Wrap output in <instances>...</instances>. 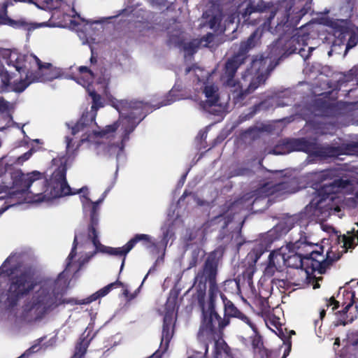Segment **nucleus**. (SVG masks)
Wrapping results in <instances>:
<instances>
[{"mask_svg":"<svg viewBox=\"0 0 358 358\" xmlns=\"http://www.w3.org/2000/svg\"><path fill=\"white\" fill-rule=\"evenodd\" d=\"M140 241H143L147 248H150L154 245L151 237L147 234H136L133 238L128 241V247L132 250L134 245Z\"/></svg>","mask_w":358,"mask_h":358,"instance_id":"26","label":"nucleus"},{"mask_svg":"<svg viewBox=\"0 0 358 358\" xmlns=\"http://www.w3.org/2000/svg\"><path fill=\"white\" fill-rule=\"evenodd\" d=\"M339 301L334 299V297L330 298L327 303V307L332 306L331 310H334L338 307Z\"/></svg>","mask_w":358,"mask_h":358,"instance_id":"36","label":"nucleus"},{"mask_svg":"<svg viewBox=\"0 0 358 358\" xmlns=\"http://www.w3.org/2000/svg\"><path fill=\"white\" fill-rule=\"evenodd\" d=\"M66 141V148L69 150L70 148L71 139H70L69 137H67Z\"/></svg>","mask_w":358,"mask_h":358,"instance_id":"40","label":"nucleus"},{"mask_svg":"<svg viewBox=\"0 0 358 358\" xmlns=\"http://www.w3.org/2000/svg\"><path fill=\"white\" fill-rule=\"evenodd\" d=\"M76 69L77 73H74L71 78L87 89L89 95L92 99V104L90 111L83 113L79 121L74 126L71 127V133L73 135L80 130L88 131L90 124L95 120L98 109L103 107L100 95L94 90L90 88V85L94 79V74L92 71L87 67L83 66L76 67Z\"/></svg>","mask_w":358,"mask_h":358,"instance_id":"10","label":"nucleus"},{"mask_svg":"<svg viewBox=\"0 0 358 358\" xmlns=\"http://www.w3.org/2000/svg\"><path fill=\"white\" fill-rule=\"evenodd\" d=\"M176 92H177L176 90L174 88H173L169 92V94L167 95V97L164 100H163L161 102V103L157 105V108H160L161 106L169 105V104L172 103L173 102H174L177 100H179L180 97H178L176 95Z\"/></svg>","mask_w":358,"mask_h":358,"instance_id":"29","label":"nucleus"},{"mask_svg":"<svg viewBox=\"0 0 358 358\" xmlns=\"http://www.w3.org/2000/svg\"><path fill=\"white\" fill-rule=\"evenodd\" d=\"M90 60H91V62H93V61H94L93 57H91V59H90Z\"/></svg>","mask_w":358,"mask_h":358,"instance_id":"53","label":"nucleus"},{"mask_svg":"<svg viewBox=\"0 0 358 358\" xmlns=\"http://www.w3.org/2000/svg\"><path fill=\"white\" fill-rule=\"evenodd\" d=\"M112 107L120 113L119 120L112 124L106 126L103 129H91L90 124L88 131L83 132L81 141L87 142L88 147L95 155L101 157L115 156L117 162L124 159V142L129 139V135L136 125L143 119L147 113V104L141 101H130L111 99ZM76 134V133L75 134Z\"/></svg>","mask_w":358,"mask_h":358,"instance_id":"1","label":"nucleus"},{"mask_svg":"<svg viewBox=\"0 0 358 358\" xmlns=\"http://www.w3.org/2000/svg\"><path fill=\"white\" fill-rule=\"evenodd\" d=\"M193 71L198 80L203 82L204 84L203 94L206 100L201 104L203 109L212 114H220L224 111L226 106L220 101L217 86L211 82L212 76L199 67L194 68Z\"/></svg>","mask_w":358,"mask_h":358,"instance_id":"13","label":"nucleus"},{"mask_svg":"<svg viewBox=\"0 0 358 358\" xmlns=\"http://www.w3.org/2000/svg\"><path fill=\"white\" fill-rule=\"evenodd\" d=\"M0 22L3 24L8 25L15 29H23L25 30L31 31L36 28L43 27L52 26L48 22H42L39 24L31 23L27 22L24 19L15 20L9 18L8 17H2Z\"/></svg>","mask_w":358,"mask_h":358,"instance_id":"20","label":"nucleus"},{"mask_svg":"<svg viewBox=\"0 0 358 358\" xmlns=\"http://www.w3.org/2000/svg\"><path fill=\"white\" fill-rule=\"evenodd\" d=\"M32 155V150H29L28 152H27L26 153H24L23 155L17 158V162L19 164H22L24 162H25L26 160H27L28 159L30 158V157Z\"/></svg>","mask_w":358,"mask_h":358,"instance_id":"35","label":"nucleus"},{"mask_svg":"<svg viewBox=\"0 0 358 358\" xmlns=\"http://www.w3.org/2000/svg\"><path fill=\"white\" fill-rule=\"evenodd\" d=\"M11 108L12 105L0 96V112L9 113Z\"/></svg>","mask_w":358,"mask_h":358,"instance_id":"32","label":"nucleus"},{"mask_svg":"<svg viewBox=\"0 0 358 358\" xmlns=\"http://www.w3.org/2000/svg\"><path fill=\"white\" fill-rule=\"evenodd\" d=\"M318 287H320V285H319L317 282H316V283L313 285V288H314V289H317V288H318Z\"/></svg>","mask_w":358,"mask_h":358,"instance_id":"44","label":"nucleus"},{"mask_svg":"<svg viewBox=\"0 0 358 358\" xmlns=\"http://www.w3.org/2000/svg\"><path fill=\"white\" fill-rule=\"evenodd\" d=\"M264 251L262 246H260L259 248H257L248 254V258L252 260L253 264H255L263 254Z\"/></svg>","mask_w":358,"mask_h":358,"instance_id":"30","label":"nucleus"},{"mask_svg":"<svg viewBox=\"0 0 358 358\" xmlns=\"http://www.w3.org/2000/svg\"><path fill=\"white\" fill-rule=\"evenodd\" d=\"M149 2L153 6L159 7V8L162 7H165L166 5V1L165 0H148Z\"/></svg>","mask_w":358,"mask_h":358,"instance_id":"34","label":"nucleus"},{"mask_svg":"<svg viewBox=\"0 0 358 358\" xmlns=\"http://www.w3.org/2000/svg\"><path fill=\"white\" fill-rule=\"evenodd\" d=\"M355 199H356L357 203L358 204V192L356 193Z\"/></svg>","mask_w":358,"mask_h":358,"instance_id":"45","label":"nucleus"},{"mask_svg":"<svg viewBox=\"0 0 358 358\" xmlns=\"http://www.w3.org/2000/svg\"><path fill=\"white\" fill-rule=\"evenodd\" d=\"M342 294L344 297L343 304H346L342 312H339L340 324L345 325L352 322L357 315V306H354L355 294L352 291L343 290Z\"/></svg>","mask_w":358,"mask_h":358,"instance_id":"17","label":"nucleus"},{"mask_svg":"<svg viewBox=\"0 0 358 358\" xmlns=\"http://www.w3.org/2000/svg\"><path fill=\"white\" fill-rule=\"evenodd\" d=\"M166 237H167V234H166V235L164 236V240H166Z\"/></svg>","mask_w":358,"mask_h":358,"instance_id":"54","label":"nucleus"},{"mask_svg":"<svg viewBox=\"0 0 358 358\" xmlns=\"http://www.w3.org/2000/svg\"><path fill=\"white\" fill-rule=\"evenodd\" d=\"M213 34H209L207 35L206 40H205V43H203V40L201 39V41H199L197 39L193 40L192 41L185 43L182 48L185 52V57L187 55H193L196 51V48L199 45H207V43L211 41V39L213 38Z\"/></svg>","mask_w":358,"mask_h":358,"instance_id":"23","label":"nucleus"},{"mask_svg":"<svg viewBox=\"0 0 358 358\" xmlns=\"http://www.w3.org/2000/svg\"><path fill=\"white\" fill-rule=\"evenodd\" d=\"M3 48H0V56L1 57V51H2Z\"/></svg>","mask_w":358,"mask_h":358,"instance_id":"50","label":"nucleus"},{"mask_svg":"<svg viewBox=\"0 0 358 358\" xmlns=\"http://www.w3.org/2000/svg\"><path fill=\"white\" fill-rule=\"evenodd\" d=\"M335 241L340 245L341 250L339 251L337 246H331L326 251V258L320 252L312 249L313 245L309 244L306 238L301 237L294 243H289V252L286 256V266L295 268H304L306 266L310 264L313 270H321L327 264L337 260L343 252L349 249L354 248L358 244V223L351 231L346 234L336 236Z\"/></svg>","mask_w":358,"mask_h":358,"instance_id":"5","label":"nucleus"},{"mask_svg":"<svg viewBox=\"0 0 358 358\" xmlns=\"http://www.w3.org/2000/svg\"><path fill=\"white\" fill-rule=\"evenodd\" d=\"M333 50H331V51L329 52V55L330 56L331 55V52H332Z\"/></svg>","mask_w":358,"mask_h":358,"instance_id":"49","label":"nucleus"},{"mask_svg":"<svg viewBox=\"0 0 358 358\" xmlns=\"http://www.w3.org/2000/svg\"><path fill=\"white\" fill-rule=\"evenodd\" d=\"M73 19H69L70 24L75 28L80 24V22H85L84 19L81 18L77 13L72 16Z\"/></svg>","mask_w":358,"mask_h":358,"instance_id":"33","label":"nucleus"},{"mask_svg":"<svg viewBox=\"0 0 358 358\" xmlns=\"http://www.w3.org/2000/svg\"><path fill=\"white\" fill-rule=\"evenodd\" d=\"M206 3H211L213 10L206 11L203 17L206 19H208V24L212 29L216 30L221 22L222 18V14L219 8L217 3L222 0H203Z\"/></svg>","mask_w":358,"mask_h":358,"instance_id":"19","label":"nucleus"},{"mask_svg":"<svg viewBox=\"0 0 358 358\" xmlns=\"http://www.w3.org/2000/svg\"><path fill=\"white\" fill-rule=\"evenodd\" d=\"M243 60L242 55H237L229 59L222 76L224 85L230 88L234 97L236 99H242L252 92L266 78L268 57H260L252 60L250 69L243 76L241 81L236 82L234 76Z\"/></svg>","mask_w":358,"mask_h":358,"instance_id":"6","label":"nucleus"},{"mask_svg":"<svg viewBox=\"0 0 358 358\" xmlns=\"http://www.w3.org/2000/svg\"><path fill=\"white\" fill-rule=\"evenodd\" d=\"M358 172L348 171L341 175L336 171L327 170L315 173L317 183H322L316 196L305 208L301 217L316 222H323L331 215V212L339 210L338 207L333 208L334 196L338 192H348L358 183Z\"/></svg>","mask_w":358,"mask_h":358,"instance_id":"4","label":"nucleus"},{"mask_svg":"<svg viewBox=\"0 0 358 358\" xmlns=\"http://www.w3.org/2000/svg\"><path fill=\"white\" fill-rule=\"evenodd\" d=\"M214 286L210 289V299L200 304L202 310L203 319L199 331V338L203 341H209L213 338L216 325L222 329L229 324V318L225 316L223 319L217 315L214 308V301L218 294Z\"/></svg>","mask_w":358,"mask_h":358,"instance_id":"12","label":"nucleus"},{"mask_svg":"<svg viewBox=\"0 0 358 358\" xmlns=\"http://www.w3.org/2000/svg\"><path fill=\"white\" fill-rule=\"evenodd\" d=\"M110 188L111 187L106 189L102 194V197L96 202H92L90 199L85 198L83 200V206L84 212L85 213L89 212L90 215L91 223L89 231V238L92 239V242L96 250L110 255L123 256L124 258L121 265L122 270L124 264L125 256L131 251V249L128 247V243L121 248H111L102 245L97 238V234L95 229V226L98 224L99 205L104 200Z\"/></svg>","mask_w":358,"mask_h":358,"instance_id":"11","label":"nucleus"},{"mask_svg":"<svg viewBox=\"0 0 358 358\" xmlns=\"http://www.w3.org/2000/svg\"><path fill=\"white\" fill-rule=\"evenodd\" d=\"M189 71H190V69H187L186 70V72H187V73H188V72H189Z\"/></svg>","mask_w":358,"mask_h":358,"instance_id":"52","label":"nucleus"},{"mask_svg":"<svg viewBox=\"0 0 358 358\" xmlns=\"http://www.w3.org/2000/svg\"><path fill=\"white\" fill-rule=\"evenodd\" d=\"M2 197H0V199H1Z\"/></svg>","mask_w":358,"mask_h":358,"instance_id":"56","label":"nucleus"},{"mask_svg":"<svg viewBox=\"0 0 358 358\" xmlns=\"http://www.w3.org/2000/svg\"><path fill=\"white\" fill-rule=\"evenodd\" d=\"M298 190L299 188L296 186V181L295 180H292L289 182H283L275 185L266 184L259 189L255 193L248 194L240 200L236 201L233 204L232 208L236 209L242 207L249 209L259 197L267 196L277 192H282V193H294Z\"/></svg>","mask_w":358,"mask_h":358,"instance_id":"14","label":"nucleus"},{"mask_svg":"<svg viewBox=\"0 0 358 358\" xmlns=\"http://www.w3.org/2000/svg\"><path fill=\"white\" fill-rule=\"evenodd\" d=\"M261 32L259 29L256 30L247 40V41L243 42L241 45V49L243 52L247 51L249 49L254 47L257 41L259 39L261 36Z\"/></svg>","mask_w":358,"mask_h":358,"instance_id":"27","label":"nucleus"},{"mask_svg":"<svg viewBox=\"0 0 358 358\" xmlns=\"http://www.w3.org/2000/svg\"><path fill=\"white\" fill-rule=\"evenodd\" d=\"M238 282L236 280H227L224 282V289L226 291L231 289V291H238Z\"/></svg>","mask_w":358,"mask_h":358,"instance_id":"31","label":"nucleus"},{"mask_svg":"<svg viewBox=\"0 0 358 358\" xmlns=\"http://www.w3.org/2000/svg\"><path fill=\"white\" fill-rule=\"evenodd\" d=\"M9 5V3L8 1H6L4 3H3V9H4V11L6 12V8L8 7V6Z\"/></svg>","mask_w":358,"mask_h":358,"instance_id":"43","label":"nucleus"},{"mask_svg":"<svg viewBox=\"0 0 358 358\" xmlns=\"http://www.w3.org/2000/svg\"><path fill=\"white\" fill-rule=\"evenodd\" d=\"M294 220H295V218H294V217H292V218H289V219L288 220V222H292V221H294Z\"/></svg>","mask_w":358,"mask_h":358,"instance_id":"47","label":"nucleus"},{"mask_svg":"<svg viewBox=\"0 0 358 358\" xmlns=\"http://www.w3.org/2000/svg\"><path fill=\"white\" fill-rule=\"evenodd\" d=\"M217 273L216 264L213 261L208 259L205 264L203 269L199 272L195 277L194 287L197 291V299L199 304L205 303L204 297L206 289V282L210 283L209 289V299H210V289L213 286L216 288L215 279ZM218 290V289H217Z\"/></svg>","mask_w":358,"mask_h":358,"instance_id":"15","label":"nucleus"},{"mask_svg":"<svg viewBox=\"0 0 358 358\" xmlns=\"http://www.w3.org/2000/svg\"><path fill=\"white\" fill-rule=\"evenodd\" d=\"M336 37L341 38V42H343V38L345 36H349L348 43L346 45L345 55L350 49L355 47L358 43V28L353 27L347 31H336L334 33Z\"/></svg>","mask_w":358,"mask_h":358,"instance_id":"22","label":"nucleus"},{"mask_svg":"<svg viewBox=\"0 0 358 358\" xmlns=\"http://www.w3.org/2000/svg\"><path fill=\"white\" fill-rule=\"evenodd\" d=\"M220 297L224 306L226 315L231 317L240 318L243 322V317H248L241 313L233 304V303L228 300L224 294H220Z\"/></svg>","mask_w":358,"mask_h":358,"instance_id":"25","label":"nucleus"},{"mask_svg":"<svg viewBox=\"0 0 358 358\" xmlns=\"http://www.w3.org/2000/svg\"><path fill=\"white\" fill-rule=\"evenodd\" d=\"M243 322L248 325L250 330L249 334L250 338L252 339V345L254 350L255 351L259 350V352H262V354L265 353L267 355V351L266 350H262V343L260 336L257 334L255 324L248 317H243Z\"/></svg>","mask_w":358,"mask_h":358,"instance_id":"21","label":"nucleus"},{"mask_svg":"<svg viewBox=\"0 0 358 358\" xmlns=\"http://www.w3.org/2000/svg\"><path fill=\"white\" fill-rule=\"evenodd\" d=\"M203 358H206V357H203Z\"/></svg>","mask_w":358,"mask_h":358,"instance_id":"58","label":"nucleus"},{"mask_svg":"<svg viewBox=\"0 0 358 358\" xmlns=\"http://www.w3.org/2000/svg\"><path fill=\"white\" fill-rule=\"evenodd\" d=\"M13 186L10 188V196L24 199L28 203L50 201L54 199L69 194H83L81 201L87 198L88 189L83 187L73 192L66 181V168L61 165L52 173L48 187L41 172L34 171L24 174L15 171L11 176Z\"/></svg>","mask_w":358,"mask_h":358,"instance_id":"3","label":"nucleus"},{"mask_svg":"<svg viewBox=\"0 0 358 358\" xmlns=\"http://www.w3.org/2000/svg\"><path fill=\"white\" fill-rule=\"evenodd\" d=\"M29 62L32 64V71L26 73L24 79H21L20 81L17 78L10 81L8 72L3 68L1 69V90L22 92L33 83L49 82L63 77L72 79L71 77L77 73L73 71V74L69 77L62 69L50 63L42 62L36 56H30ZM76 70L77 71L76 69Z\"/></svg>","mask_w":358,"mask_h":358,"instance_id":"8","label":"nucleus"},{"mask_svg":"<svg viewBox=\"0 0 358 358\" xmlns=\"http://www.w3.org/2000/svg\"><path fill=\"white\" fill-rule=\"evenodd\" d=\"M8 278L11 283L8 293L0 298V302L6 308L14 307L22 296L38 289L37 282L32 280L30 273L22 271L16 254L10 255L0 267V285Z\"/></svg>","mask_w":358,"mask_h":358,"instance_id":"7","label":"nucleus"},{"mask_svg":"<svg viewBox=\"0 0 358 358\" xmlns=\"http://www.w3.org/2000/svg\"><path fill=\"white\" fill-rule=\"evenodd\" d=\"M166 312L164 317V324L162 335L161 346L164 343V350L167 348L168 344L172 337V323L173 314L176 310V299H169L166 304Z\"/></svg>","mask_w":358,"mask_h":358,"instance_id":"18","label":"nucleus"},{"mask_svg":"<svg viewBox=\"0 0 358 358\" xmlns=\"http://www.w3.org/2000/svg\"><path fill=\"white\" fill-rule=\"evenodd\" d=\"M89 345L87 339L81 340L76 347V351L72 358H83Z\"/></svg>","mask_w":358,"mask_h":358,"instance_id":"28","label":"nucleus"},{"mask_svg":"<svg viewBox=\"0 0 358 358\" xmlns=\"http://www.w3.org/2000/svg\"><path fill=\"white\" fill-rule=\"evenodd\" d=\"M108 80H109V78L107 76H104L103 79L99 78L97 84L101 85V87L102 88V90H104L108 83Z\"/></svg>","mask_w":358,"mask_h":358,"instance_id":"37","label":"nucleus"},{"mask_svg":"<svg viewBox=\"0 0 358 358\" xmlns=\"http://www.w3.org/2000/svg\"><path fill=\"white\" fill-rule=\"evenodd\" d=\"M161 354L159 352H156L154 355H152L150 358H160Z\"/></svg>","mask_w":358,"mask_h":358,"instance_id":"39","label":"nucleus"},{"mask_svg":"<svg viewBox=\"0 0 358 358\" xmlns=\"http://www.w3.org/2000/svg\"><path fill=\"white\" fill-rule=\"evenodd\" d=\"M295 0H282L275 4L270 5L259 0L257 4L250 3L245 9L243 16L250 15L255 12H263L266 9L271 13L268 22L264 24V28L271 29L275 24V29L280 30L283 26H292L298 23L304 13L299 6L294 4Z\"/></svg>","mask_w":358,"mask_h":358,"instance_id":"9","label":"nucleus"},{"mask_svg":"<svg viewBox=\"0 0 358 358\" xmlns=\"http://www.w3.org/2000/svg\"><path fill=\"white\" fill-rule=\"evenodd\" d=\"M203 358H206V357H203Z\"/></svg>","mask_w":358,"mask_h":358,"instance_id":"57","label":"nucleus"},{"mask_svg":"<svg viewBox=\"0 0 358 358\" xmlns=\"http://www.w3.org/2000/svg\"><path fill=\"white\" fill-rule=\"evenodd\" d=\"M124 294L126 296H128V291H127V289H125V290L124 291Z\"/></svg>","mask_w":358,"mask_h":358,"instance_id":"46","label":"nucleus"},{"mask_svg":"<svg viewBox=\"0 0 358 358\" xmlns=\"http://www.w3.org/2000/svg\"><path fill=\"white\" fill-rule=\"evenodd\" d=\"M81 237L76 235L73 247L67 258L66 268L61 273L57 280L51 278L42 279L37 282L38 289L31 300L23 307L21 319L27 324H33L40 321L45 314L62 303L87 304L100 297L106 296L116 283H111L101 289L90 297L83 300L74 299H63V294L67 287L66 273L69 271H76L80 268V264L72 259L75 257V250L80 241Z\"/></svg>","mask_w":358,"mask_h":358,"instance_id":"2","label":"nucleus"},{"mask_svg":"<svg viewBox=\"0 0 358 358\" xmlns=\"http://www.w3.org/2000/svg\"><path fill=\"white\" fill-rule=\"evenodd\" d=\"M307 224V221L303 220V218H301V220L299 221V223L296 224V226H294V227H296L298 226H299L301 227V224Z\"/></svg>","mask_w":358,"mask_h":358,"instance_id":"38","label":"nucleus"},{"mask_svg":"<svg viewBox=\"0 0 358 358\" xmlns=\"http://www.w3.org/2000/svg\"><path fill=\"white\" fill-rule=\"evenodd\" d=\"M147 276H148V274H147V275H145V277L143 278V282L145 280V279H146Z\"/></svg>","mask_w":358,"mask_h":358,"instance_id":"51","label":"nucleus"},{"mask_svg":"<svg viewBox=\"0 0 358 358\" xmlns=\"http://www.w3.org/2000/svg\"><path fill=\"white\" fill-rule=\"evenodd\" d=\"M18 1V0H14ZM19 1L27 2L35 4L41 9H56L61 6L59 0H19Z\"/></svg>","mask_w":358,"mask_h":358,"instance_id":"24","label":"nucleus"},{"mask_svg":"<svg viewBox=\"0 0 358 358\" xmlns=\"http://www.w3.org/2000/svg\"><path fill=\"white\" fill-rule=\"evenodd\" d=\"M325 314H326L325 310H322L320 312V318H321V319H322V318L325 316Z\"/></svg>","mask_w":358,"mask_h":358,"instance_id":"42","label":"nucleus"},{"mask_svg":"<svg viewBox=\"0 0 358 358\" xmlns=\"http://www.w3.org/2000/svg\"><path fill=\"white\" fill-rule=\"evenodd\" d=\"M159 261H162V259H157L156 262H157H157H159Z\"/></svg>","mask_w":358,"mask_h":358,"instance_id":"48","label":"nucleus"},{"mask_svg":"<svg viewBox=\"0 0 358 358\" xmlns=\"http://www.w3.org/2000/svg\"><path fill=\"white\" fill-rule=\"evenodd\" d=\"M287 252H289V245L282 246L271 252L267 266L264 269L266 275L272 276L275 271H281L286 266Z\"/></svg>","mask_w":358,"mask_h":358,"instance_id":"16","label":"nucleus"},{"mask_svg":"<svg viewBox=\"0 0 358 358\" xmlns=\"http://www.w3.org/2000/svg\"><path fill=\"white\" fill-rule=\"evenodd\" d=\"M207 350H207V348L206 347V349H205V353H206V352H207Z\"/></svg>","mask_w":358,"mask_h":358,"instance_id":"55","label":"nucleus"},{"mask_svg":"<svg viewBox=\"0 0 358 358\" xmlns=\"http://www.w3.org/2000/svg\"><path fill=\"white\" fill-rule=\"evenodd\" d=\"M91 27V24H90L88 22L85 23L84 27L85 31H87L88 28Z\"/></svg>","mask_w":358,"mask_h":358,"instance_id":"41","label":"nucleus"}]
</instances>
